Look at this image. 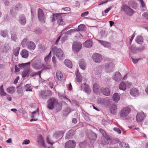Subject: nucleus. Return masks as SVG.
<instances>
[{"mask_svg":"<svg viewBox=\"0 0 148 148\" xmlns=\"http://www.w3.org/2000/svg\"><path fill=\"white\" fill-rule=\"evenodd\" d=\"M131 111V108L129 106H126L122 108L119 113L121 118H125L129 115Z\"/></svg>","mask_w":148,"mask_h":148,"instance_id":"nucleus-1","label":"nucleus"},{"mask_svg":"<svg viewBox=\"0 0 148 148\" xmlns=\"http://www.w3.org/2000/svg\"><path fill=\"white\" fill-rule=\"evenodd\" d=\"M51 51L54 53L59 59H63L64 53L61 49H58L57 47L54 46L52 48Z\"/></svg>","mask_w":148,"mask_h":148,"instance_id":"nucleus-2","label":"nucleus"},{"mask_svg":"<svg viewBox=\"0 0 148 148\" xmlns=\"http://www.w3.org/2000/svg\"><path fill=\"white\" fill-rule=\"evenodd\" d=\"M52 95V92L50 90H48L41 91L39 94L40 97L44 99H47L50 98Z\"/></svg>","mask_w":148,"mask_h":148,"instance_id":"nucleus-3","label":"nucleus"},{"mask_svg":"<svg viewBox=\"0 0 148 148\" xmlns=\"http://www.w3.org/2000/svg\"><path fill=\"white\" fill-rule=\"evenodd\" d=\"M37 13L38 19L40 23L42 24L45 23L46 21V18L43 10L39 8L38 9Z\"/></svg>","mask_w":148,"mask_h":148,"instance_id":"nucleus-4","label":"nucleus"},{"mask_svg":"<svg viewBox=\"0 0 148 148\" xmlns=\"http://www.w3.org/2000/svg\"><path fill=\"white\" fill-rule=\"evenodd\" d=\"M66 13H56L53 14V17L52 18L53 21H54L56 20L57 21V22L59 25H62L63 23V20L62 19L61 14H66Z\"/></svg>","mask_w":148,"mask_h":148,"instance_id":"nucleus-5","label":"nucleus"},{"mask_svg":"<svg viewBox=\"0 0 148 148\" xmlns=\"http://www.w3.org/2000/svg\"><path fill=\"white\" fill-rule=\"evenodd\" d=\"M121 8L126 14L129 16H132L134 12L132 9L126 5H123Z\"/></svg>","mask_w":148,"mask_h":148,"instance_id":"nucleus-6","label":"nucleus"},{"mask_svg":"<svg viewBox=\"0 0 148 148\" xmlns=\"http://www.w3.org/2000/svg\"><path fill=\"white\" fill-rule=\"evenodd\" d=\"M82 45L79 42H74L72 45V49L75 52H78L82 48Z\"/></svg>","mask_w":148,"mask_h":148,"instance_id":"nucleus-7","label":"nucleus"},{"mask_svg":"<svg viewBox=\"0 0 148 148\" xmlns=\"http://www.w3.org/2000/svg\"><path fill=\"white\" fill-rule=\"evenodd\" d=\"M117 108L116 105L113 103L110 106L109 111L110 113L112 115H116L117 112Z\"/></svg>","mask_w":148,"mask_h":148,"instance_id":"nucleus-8","label":"nucleus"},{"mask_svg":"<svg viewBox=\"0 0 148 148\" xmlns=\"http://www.w3.org/2000/svg\"><path fill=\"white\" fill-rule=\"evenodd\" d=\"M41 60L40 59L37 60L32 64V66L35 69H40L42 68Z\"/></svg>","mask_w":148,"mask_h":148,"instance_id":"nucleus-9","label":"nucleus"},{"mask_svg":"<svg viewBox=\"0 0 148 148\" xmlns=\"http://www.w3.org/2000/svg\"><path fill=\"white\" fill-rule=\"evenodd\" d=\"M92 57L93 60L96 63H99L102 60V56L98 53H94Z\"/></svg>","mask_w":148,"mask_h":148,"instance_id":"nucleus-10","label":"nucleus"},{"mask_svg":"<svg viewBox=\"0 0 148 148\" xmlns=\"http://www.w3.org/2000/svg\"><path fill=\"white\" fill-rule=\"evenodd\" d=\"M76 145L75 142L73 140H69L65 145V148H74Z\"/></svg>","mask_w":148,"mask_h":148,"instance_id":"nucleus-11","label":"nucleus"},{"mask_svg":"<svg viewBox=\"0 0 148 148\" xmlns=\"http://www.w3.org/2000/svg\"><path fill=\"white\" fill-rule=\"evenodd\" d=\"M104 67L106 72L109 73L113 71L114 69V64L112 63L110 64L106 63L105 64Z\"/></svg>","mask_w":148,"mask_h":148,"instance_id":"nucleus-12","label":"nucleus"},{"mask_svg":"<svg viewBox=\"0 0 148 148\" xmlns=\"http://www.w3.org/2000/svg\"><path fill=\"white\" fill-rule=\"evenodd\" d=\"M39 115L38 108H37V110L32 112L31 117L32 119L30 120L31 121H36L37 120V118Z\"/></svg>","mask_w":148,"mask_h":148,"instance_id":"nucleus-13","label":"nucleus"},{"mask_svg":"<svg viewBox=\"0 0 148 148\" xmlns=\"http://www.w3.org/2000/svg\"><path fill=\"white\" fill-rule=\"evenodd\" d=\"M145 115L143 112H138L136 116V120L137 122H140L143 120Z\"/></svg>","mask_w":148,"mask_h":148,"instance_id":"nucleus-14","label":"nucleus"},{"mask_svg":"<svg viewBox=\"0 0 148 148\" xmlns=\"http://www.w3.org/2000/svg\"><path fill=\"white\" fill-rule=\"evenodd\" d=\"M18 22L21 25H25L26 23L27 20L25 16L23 14L20 15L18 20Z\"/></svg>","mask_w":148,"mask_h":148,"instance_id":"nucleus-15","label":"nucleus"},{"mask_svg":"<svg viewBox=\"0 0 148 148\" xmlns=\"http://www.w3.org/2000/svg\"><path fill=\"white\" fill-rule=\"evenodd\" d=\"M82 87L84 89V90L88 94H89L91 91V89L90 88V86L88 84H86V83L83 84Z\"/></svg>","mask_w":148,"mask_h":148,"instance_id":"nucleus-16","label":"nucleus"},{"mask_svg":"<svg viewBox=\"0 0 148 148\" xmlns=\"http://www.w3.org/2000/svg\"><path fill=\"white\" fill-rule=\"evenodd\" d=\"M113 79L116 81H119L122 79V76L119 72H117L114 73Z\"/></svg>","mask_w":148,"mask_h":148,"instance_id":"nucleus-17","label":"nucleus"},{"mask_svg":"<svg viewBox=\"0 0 148 148\" xmlns=\"http://www.w3.org/2000/svg\"><path fill=\"white\" fill-rule=\"evenodd\" d=\"M57 106H59L60 107H61V105H59L57 102H49L47 107L49 109L52 110Z\"/></svg>","mask_w":148,"mask_h":148,"instance_id":"nucleus-18","label":"nucleus"},{"mask_svg":"<svg viewBox=\"0 0 148 148\" xmlns=\"http://www.w3.org/2000/svg\"><path fill=\"white\" fill-rule=\"evenodd\" d=\"M101 93L104 95L108 96L110 95V91L108 88L102 87L100 89Z\"/></svg>","mask_w":148,"mask_h":148,"instance_id":"nucleus-19","label":"nucleus"},{"mask_svg":"<svg viewBox=\"0 0 148 148\" xmlns=\"http://www.w3.org/2000/svg\"><path fill=\"white\" fill-rule=\"evenodd\" d=\"M130 92L131 95L134 97L137 96L139 94V91L138 89L134 88L130 89Z\"/></svg>","mask_w":148,"mask_h":148,"instance_id":"nucleus-20","label":"nucleus"},{"mask_svg":"<svg viewBox=\"0 0 148 148\" xmlns=\"http://www.w3.org/2000/svg\"><path fill=\"white\" fill-rule=\"evenodd\" d=\"M27 47V49L30 50H33L36 48L35 44L32 41H29L28 42Z\"/></svg>","mask_w":148,"mask_h":148,"instance_id":"nucleus-21","label":"nucleus"},{"mask_svg":"<svg viewBox=\"0 0 148 148\" xmlns=\"http://www.w3.org/2000/svg\"><path fill=\"white\" fill-rule=\"evenodd\" d=\"M79 65L81 69L83 70H84L86 68V64L84 60L83 59L80 60Z\"/></svg>","mask_w":148,"mask_h":148,"instance_id":"nucleus-22","label":"nucleus"},{"mask_svg":"<svg viewBox=\"0 0 148 148\" xmlns=\"http://www.w3.org/2000/svg\"><path fill=\"white\" fill-rule=\"evenodd\" d=\"M93 43V42L91 40H89L84 42L83 45L85 47L89 48L92 46Z\"/></svg>","mask_w":148,"mask_h":148,"instance_id":"nucleus-23","label":"nucleus"},{"mask_svg":"<svg viewBox=\"0 0 148 148\" xmlns=\"http://www.w3.org/2000/svg\"><path fill=\"white\" fill-rule=\"evenodd\" d=\"M75 74L76 76V81L78 83L81 82L82 80V77L78 70H77V71L75 72Z\"/></svg>","mask_w":148,"mask_h":148,"instance_id":"nucleus-24","label":"nucleus"},{"mask_svg":"<svg viewBox=\"0 0 148 148\" xmlns=\"http://www.w3.org/2000/svg\"><path fill=\"white\" fill-rule=\"evenodd\" d=\"M129 5L134 9H136L137 8V3L133 1H130L128 2Z\"/></svg>","mask_w":148,"mask_h":148,"instance_id":"nucleus-25","label":"nucleus"},{"mask_svg":"<svg viewBox=\"0 0 148 148\" xmlns=\"http://www.w3.org/2000/svg\"><path fill=\"white\" fill-rule=\"evenodd\" d=\"M104 138V139L101 140V143L103 145L108 144L110 140V138L109 136H106Z\"/></svg>","mask_w":148,"mask_h":148,"instance_id":"nucleus-26","label":"nucleus"},{"mask_svg":"<svg viewBox=\"0 0 148 148\" xmlns=\"http://www.w3.org/2000/svg\"><path fill=\"white\" fill-rule=\"evenodd\" d=\"M98 41L101 45L104 46L105 47H110V43L108 42L99 40H98Z\"/></svg>","mask_w":148,"mask_h":148,"instance_id":"nucleus-27","label":"nucleus"},{"mask_svg":"<svg viewBox=\"0 0 148 148\" xmlns=\"http://www.w3.org/2000/svg\"><path fill=\"white\" fill-rule=\"evenodd\" d=\"M93 89L94 92L98 94L99 93V85L97 83H94L93 86Z\"/></svg>","mask_w":148,"mask_h":148,"instance_id":"nucleus-28","label":"nucleus"},{"mask_svg":"<svg viewBox=\"0 0 148 148\" xmlns=\"http://www.w3.org/2000/svg\"><path fill=\"white\" fill-rule=\"evenodd\" d=\"M21 54L23 58H26L28 56V51L26 50H23L21 52Z\"/></svg>","mask_w":148,"mask_h":148,"instance_id":"nucleus-29","label":"nucleus"},{"mask_svg":"<svg viewBox=\"0 0 148 148\" xmlns=\"http://www.w3.org/2000/svg\"><path fill=\"white\" fill-rule=\"evenodd\" d=\"M120 96L117 93H114L112 96L113 100L115 102H118L120 99Z\"/></svg>","mask_w":148,"mask_h":148,"instance_id":"nucleus-30","label":"nucleus"},{"mask_svg":"<svg viewBox=\"0 0 148 148\" xmlns=\"http://www.w3.org/2000/svg\"><path fill=\"white\" fill-rule=\"evenodd\" d=\"M74 131L73 130H69L68 133L67 134L66 136V138L67 139H70L74 134Z\"/></svg>","mask_w":148,"mask_h":148,"instance_id":"nucleus-31","label":"nucleus"},{"mask_svg":"<svg viewBox=\"0 0 148 148\" xmlns=\"http://www.w3.org/2000/svg\"><path fill=\"white\" fill-rule=\"evenodd\" d=\"M119 89L120 90H125L126 89V85L125 82H121L119 86Z\"/></svg>","mask_w":148,"mask_h":148,"instance_id":"nucleus-32","label":"nucleus"},{"mask_svg":"<svg viewBox=\"0 0 148 148\" xmlns=\"http://www.w3.org/2000/svg\"><path fill=\"white\" fill-rule=\"evenodd\" d=\"M42 70H47L50 69L51 68V66L49 62H46L45 64H42Z\"/></svg>","mask_w":148,"mask_h":148,"instance_id":"nucleus-33","label":"nucleus"},{"mask_svg":"<svg viewBox=\"0 0 148 148\" xmlns=\"http://www.w3.org/2000/svg\"><path fill=\"white\" fill-rule=\"evenodd\" d=\"M11 38L12 40L16 41L17 39L16 32H15L11 31Z\"/></svg>","mask_w":148,"mask_h":148,"instance_id":"nucleus-34","label":"nucleus"},{"mask_svg":"<svg viewBox=\"0 0 148 148\" xmlns=\"http://www.w3.org/2000/svg\"><path fill=\"white\" fill-rule=\"evenodd\" d=\"M136 41L138 43L142 44L143 42V37L141 36H138L136 38Z\"/></svg>","mask_w":148,"mask_h":148,"instance_id":"nucleus-35","label":"nucleus"},{"mask_svg":"<svg viewBox=\"0 0 148 148\" xmlns=\"http://www.w3.org/2000/svg\"><path fill=\"white\" fill-rule=\"evenodd\" d=\"M38 142L39 144L41 145L42 146L45 148V144L44 141L42 138L41 135L39 136L38 138Z\"/></svg>","mask_w":148,"mask_h":148,"instance_id":"nucleus-36","label":"nucleus"},{"mask_svg":"<svg viewBox=\"0 0 148 148\" xmlns=\"http://www.w3.org/2000/svg\"><path fill=\"white\" fill-rule=\"evenodd\" d=\"M57 78L59 81H61L63 78V75L60 71H58L56 73Z\"/></svg>","mask_w":148,"mask_h":148,"instance_id":"nucleus-37","label":"nucleus"},{"mask_svg":"<svg viewBox=\"0 0 148 148\" xmlns=\"http://www.w3.org/2000/svg\"><path fill=\"white\" fill-rule=\"evenodd\" d=\"M63 134L62 132H56L53 135V137L56 138H60L63 136Z\"/></svg>","mask_w":148,"mask_h":148,"instance_id":"nucleus-38","label":"nucleus"},{"mask_svg":"<svg viewBox=\"0 0 148 148\" xmlns=\"http://www.w3.org/2000/svg\"><path fill=\"white\" fill-rule=\"evenodd\" d=\"M10 49L9 45L8 43H6L4 44L3 48V52L5 53H7L8 50Z\"/></svg>","mask_w":148,"mask_h":148,"instance_id":"nucleus-39","label":"nucleus"},{"mask_svg":"<svg viewBox=\"0 0 148 148\" xmlns=\"http://www.w3.org/2000/svg\"><path fill=\"white\" fill-rule=\"evenodd\" d=\"M29 41L27 38H24L21 42V45L23 47H27L28 42Z\"/></svg>","mask_w":148,"mask_h":148,"instance_id":"nucleus-40","label":"nucleus"},{"mask_svg":"<svg viewBox=\"0 0 148 148\" xmlns=\"http://www.w3.org/2000/svg\"><path fill=\"white\" fill-rule=\"evenodd\" d=\"M8 32L6 30L0 31V35L3 38H6L8 36Z\"/></svg>","mask_w":148,"mask_h":148,"instance_id":"nucleus-41","label":"nucleus"},{"mask_svg":"<svg viewBox=\"0 0 148 148\" xmlns=\"http://www.w3.org/2000/svg\"><path fill=\"white\" fill-rule=\"evenodd\" d=\"M64 64L67 67L71 68L72 64L71 61L68 59H66L64 62Z\"/></svg>","mask_w":148,"mask_h":148,"instance_id":"nucleus-42","label":"nucleus"},{"mask_svg":"<svg viewBox=\"0 0 148 148\" xmlns=\"http://www.w3.org/2000/svg\"><path fill=\"white\" fill-rule=\"evenodd\" d=\"M119 145L121 148H130L129 145L126 143L121 142L119 143Z\"/></svg>","mask_w":148,"mask_h":148,"instance_id":"nucleus-43","label":"nucleus"},{"mask_svg":"<svg viewBox=\"0 0 148 148\" xmlns=\"http://www.w3.org/2000/svg\"><path fill=\"white\" fill-rule=\"evenodd\" d=\"M30 73V70L29 69H27L24 71L22 74V77L23 78L26 77L27 75H28Z\"/></svg>","mask_w":148,"mask_h":148,"instance_id":"nucleus-44","label":"nucleus"},{"mask_svg":"<svg viewBox=\"0 0 148 148\" xmlns=\"http://www.w3.org/2000/svg\"><path fill=\"white\" fill-rule=\"evenodd\" d=\"M138 47H136L134 45H132L130 47V50L132 53H135L138 51Z\"/></svg>","mask_w":148,"mask_h":148,"instance_id":"nucleus-45","label":"nucleus"},{"mask_svg":"<svg viewBox=\"0 0 148 148\" xmlns=\"http://www.w3.org/2000/svg\"><path fill=\"white\" fill-rule=\"evenodd\" d=\"M7 92L10 94L13 93L15 92V87L13 86L8 88L7 89Z\"/></svg>","mask_w":148,"mask_h":148,"instance_id":"nucleus-46","label":"nucleus"},{"mask_svg":"<svg viewBox=\"0 0 148 148\" xmlns=\"http://www.w3.org/2000/svg\"><path fill=\"white\" fill-rule=\"evenodd\" d=\"M89 138L91 142L94 141L96 138V135L95 134L92 133L89 136Z\"/></svg>","mask_w":148,"mask_h":148,"instance_id":"nucleus-47","label":"nucleus"},{"mask_svg":"<svg viewBox=\"0 0 148 148\" xmlns=\"http://www.w3.org/2000/svg\"><path fill=\"white\" fill-rule=\"evenodd\" d=\"M67 29H68V28H66L65 29H64L61 32L60 36L58 38H57V40L56 41L55 43L56 44H58V43L59 41V40H60V39L61 36H63V34H64V31H66L67 30Z\"/></svg>","mask_w":148,"mask_h":148,"instance_id":"nucleus-48","label":"nucleus"},{"mask_svg":"<svg viewBox=\"0 0 148 148\" xmlns=\"http://www.w3.org/2000/svg\"><path fill=\"white\" fill-rule=\"evenodd\" d=\"M85 28V25L83 24H81L79 25L78 27L77 31H83Z\"/></svg>","mask_w":148,"mask_h":148,"instance_id":"nucleus-49","label":"nucleus"},{"mask_svg":"<svg viewBox=\"0 0 148 148\" xmlns=\"http://www.w3.org/2000/svg\"><path fill=\"white\" fill-rule=\"evenodd\" d=\"M71 112V110L69 108H67L64 109L63 111V114L64 116H67Z\"/></svg>","mask_w":148,"mask_h":148,"instance_id":"nucleus-50","label":"nucleus"},{"mask_svg":"<svg viewBox=\"0 0 148 148\" xmlns=\"http://www.w3.org/2000/svg\"><path fill=\"white\" fill-rule=\"evenodd\" d=\"M77 29H71L69 31H67V32H65L64 33L65 35H71V33L73 32H75L77 31Z\"/></svg>","mask_w":148,"mask_h":148,"instance_id":"nucleus-51","label":"nucleus"},{"mask_svg":"<svg viewBox=\"0 0 148 148\" xmlns=\"http://www.w3.org/2000/svg\"><path fill=\"white\" fill-rule=\"evenodd\" d=\"M25 89L26 91H32V88L30 85L26 84L25 86Z\"/></svg>","mask_w":148,"mask_h":148,"instance_id":"nucleus-52","label":"nucleus"},{"mask_svg":"<svg viewBox=\"0 0 148 148\" xmlns=\"http://www.w3.org/2000/svg\"><path fill=\"white\" fill-rule=\"evenodd\" d=\"M30 63L29 62L25 63L19 64L18 65V66L20 68H23L26 66L27 65H29Z\"/></svg>","mask_w":148,"mask_h":148,"instance_id":"nucleus-53","label":"nucleus"},{"mask_svg":"<svg viewBox=\"0 0 148 148\" xmlns=\"http://www.w3.org/2000/svg\"><path fill=\"white\" fill-rule=\"evenodd\" d=\"M51 51H50L49 54L45 58L44 60L46 62H48V60L51 57Z\"/></svg>","mask_w":148,"mask_h":148,"instance_id":"nucleus-54","label":"nucleus"},{"mask_svg":"<svg viewBox=\"0 0 148 148\" xmlns=\"http://www.w3.org/2000/svg\"><path fill=\"white\" fill-rule=\"evenodd\" d=\"M100 33L101 36L102 38L106 37L107 36V35L105 30H101Z\"/></svg>","mask_w":148,"mask_h":148,"instance_id":"nucleus-55","label":"nucleus"},{"mask_svg":"<svg viewBox=\"0 0 148 148\" xmlns=\"http://www.w3.org/2000/svg\"><path fill=\"white\" fill-rule=\"evenodd\" d=\"M20 48L19 47L16 48L14 50V55L15 56H18L19 51Z\"/></svg>","mask_w":148,"mask_h":148,"instance_id":"nucleus-56","label":"nucleus"},{"mask_svg":"<svg viewBox=\"0 0 148 148\" xmlns=\"http://www.w3.org/2000/svg\"><path fill=\"white\" fill-rule=\"evenodd\" d=\"M58 96L60 97L61 99H63L64 100L67 99L69 100V102H71V101L69 99H68L65 96L62 95H61L60 93H58Z\"/></svg>","mask_w":148,"mask_h":148,"instance_id":"nucleus-57","label":"nucleus"},{"mask_svg":"<svg viewBox=\"0 0 148 148\" xmlns=\"http://www.w3.org/2000/svg\"><path fill=\"white\" fill-rule=\"evenodd\" d=\"M3 18L4 19L3 21L4 22L9 21H10L9 17L8 14L4 15Z\"/></svg>","mask_w":148,"mask_h":148,"instance_id":"nucleus-58","label":"nucleus"},{"mask_svg":"<svg viewBox=\"0 0 148 148\" xmlns=\"http://www.w3.org/2000/svg\"><path fill=\"white\" fill-rule=\"evenodd\" d=\"M99 131L102 134L104 137H105L106 136H108L106 134L105 131L102 129H99Z\"/></svg>","mask_w":148,"mask_h":148,"instance_id":"nucleus-59","label":"nucleus"},{"mask_svg":"<svg viewBox=\"0 0 148 148\" xmlns=\"http://www.w3.org/2000/svg\"><path fill=\"white\" fill-rule=\"evenodd\" d=\"M113 130L114 131L116 132L117 133L119 134H120L121 133V131L118 128L114 127V128Z\"/></svg>","mask_w":148,"mask_h":148,"instance_id":"nucleus-60","label":"nucleus"},{"mask_svg":"<svg viewBox=\"0 0 148 148\" xmlns=\"http://www.w3.org/2000/svg\"><path fill=\"white\" fill-rule=\"evenodd\" d=\"M68 36L64 34V35L62 37L61 40L62 42H64L67 39Z\"/></svg>","mask_w":148,"mask_h":148,"instance_id":"nucleus-61","label":"nucleus"},{"mask_svg":"<svg viewBox=\"0 0 148 148\" xmlns=\"http://www.w3.org/2000/svg\"><path fill=\"white\" fill-rule=\"evenodd\" d=\"M138 51H142L145 49V47L143 46H141L139 47H138Z\"/></svg>","mask_w":148,"mask_h":148,"instance_id":"nucleus-62","label":"nucleus"},{"mask_svg":"<svg viewBox=\"0 0 148 148\" xmlns=\"http://www.w3.org/2000/svg\"><path fill=\"white\" fill-rule=\"evenodd\" d=\"M47 141L48 143L52 145L53 143V142L49 138V136H48L47 137Z\"/></svg>","mask_w":148,"mask_h":148,"instance_id":"nucleus-63","label":"nucleus"},{"mask_svg":"<svg viewBox=\"0 0 148 148\" xmlns=\"http://www.w3.org/2000/svg\"><path fill=\"white\" fill-rule=\"evenodd\" d=\"M30 141L29 140L26 139L23 142L22 144L23 145L25 144L27 145L30 143Z\"/></svg>","mask_w":148,"mask_h":148,"instance_id":"nucleus-64","label":"nucleus"}]
</instances>
